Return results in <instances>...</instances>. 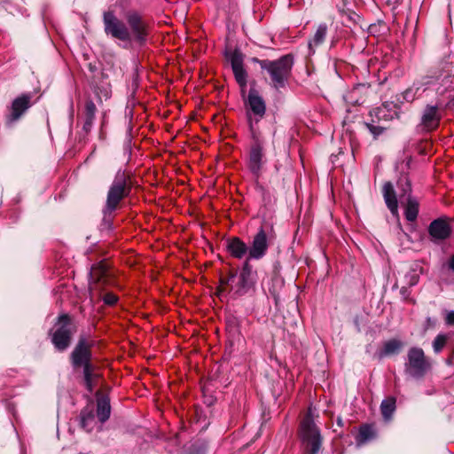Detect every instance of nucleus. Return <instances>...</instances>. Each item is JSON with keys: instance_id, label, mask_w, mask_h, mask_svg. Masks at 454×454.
<instances>
[{"instance_id": "nucleus-15", "label": "nucleus", "mask_w": 454, "mask_h": 454, "mask_svg": "<svg viewBox=\"0 0 454 454\" xmlns=\"http://www.w3.org/2000/svg\"><path fill=\"white\" fill-rule=\"evenodd\" d=\"M450 221V218L442 216L430 223L427 231L434 243L442 242L450 237L452 229Z\"/></svg>"}, {"instance_id": "nucleus-39", "label": "nucleus", "mask_w": 454, "mask_h": 454, "mask_svg": "<svg viewBox=\"0 0 454 454\" xmlns=\"http://www.w3.org/2000/svg\"><path fill=\"white\" fill-rule=\"evenodd\" d=\"M427 324H428V325H429V324H431V318H430V317H428V318L427 319Z\"/></svg>"}, {"instance_id": "nucleus-1", "label": "nucleus", "mask_w": 454, "mask_h": 454, "mask_svg": "<svg viewBox=\"0 0 454 454\" xmlns=\"http://www.w3.org/2000/svg\"><path fill=\"white\" fill-rule=\"evenodd\" d=\"M128 26L112 11L103 13L104 31L107 35L124 43L134 42L143 46L149 35V24L142 14L136 10L125 13Z\"/></svg>"}, {"instance_id": "nucleus-31", "label": "nucleus", "mask_w": 454, "mask_h": 454, "mask_svg": "<svg viewBox=\"0 0 454 454\" xmlns=\"http://www.w3.org/2000/svg\"><path fill=\"white\" fill-rule=\"evenodd\" d=\"M448 339H449V337L447 334H443V333L438 334L434 338L433 344H432L434 352L436 354L440 353L442 350V348H444V346L446 345Z\"/></svg>"}, {"instance_id": "nucleus-21", "label": "nucleus", "mask_w": 454, "mask_h": 454, "mask_svg": "<svg viewBox=\"0 0 454 454\" xmlns=\"http://www.w3.org/2000/svg\"><path fill=\"white\" fill-rule=\"evenodd\" d=\"M111 405L110 400L106 395L97 393V417L100 423H105L110 417Z\"/></svg>"}, {"instance_id": "nucleus-7", "label": "nucleus", "mask_w": 454, "mask_h": 454, "mask_svg": "<svg viewBox=\"0 0 454 454\" xmlns=\"http://www.w3.org/2000/svg\"><path fill=\"white\" fill-rule=\"evenodd\" d=\"M299 433L307 454H317L322 445V436L312 419L310 410L301 421Z\"/></svg>"}, {"instance_id": "nucleus-23", "label": "nucleus", "mask_w": 454, "mask_h": 454, "mask_svg": "<svg viewBox=\"0 0 454 454\" xmlns=\"http://www.w3.org/2000/svg\"><path fill=\"white\" fill-rule=\"evenodd\" d=\"M97 112L96 105L91 99H88L85 102L84 110L82 114L83 124L82 130L88 134L93 126L95 115Z\"/></svg>"}, {"instance_id": "nucleus-5", "label": "nucleus", "mask_w": 454, "mask_h": 454, "mask_svg": "<svg viewBox=\"0 0 454 454\" xmlns=\"http://www.w3.org/2000/svg\"><path fill=\"white\" fill-rule=\"evenodd\" d=\"M250 120L251 144L248 151L247 168L258 178L266 162L265 139L257 128L254 127L253 120Z\"/></svg>"}, {"instance_id": "nucleus-28", "label": "nucleus", "mask_w": 454, "mask_h": 454, "mask_svg": "<svg viewBox=\"0 0 454 454\" xmlns=\"http://www.w3.org/2000/svg\"><path fill=\"white\" fill-rule=\"evenodd\" d=\"M94 93L101 103L103 100H106L111 97V86L109 83L98 84L95 87Z\"/></svg>"}, {"instance_id": "nucleus-33", "label": "nucleus", "mask_w": 454, "mask_h": 454, "mask_svg": "<svg viewBox=\"0 0 454 454\" xmlns=\"http://www.w3.org/2000/svg\"><path fill=\"white\" fill-rule=\"evenodd\" d=\"M418 88L417 87H414L413 85H411L410 88H408L403 93V99L407 102H412L414 101L416 98H419L420 95L419 93L418 92Z\"/></svg>"}, {"instance_id": "nucleus-18", "label": "nucleus", "mask_w": 454, "mask_h": 454, "mask_svg": "<svg viewBox=\"0 0 454 454\" xmlns=\"http://www.w3.org/2000/svg\"><path fill=\"white\" fill-rule=\"evenodd\" d=\"M382 195L385 200V203L391 212V214L396 218L399 217L398 212V200L396 198L395 191L394 189V185L391 182H386L382 187Z\"/></svg>"}, {"instance_id": "nucleus-11", "label": "nucleus", "mask_w": 454, "mask_h": 454, "mask_svg": "<svg viewBox=\"0 0 454 454\" xmlns=\"http://www.w3.org/2000/svg\"><path fill=\"white\" fill-rule=\"evenodd\" d=\"M249 112H247L248 122L254 121V127L263 118L266 112V105L263 98L255 89H250L246 101Z\"/></svg>"}, {"instance_id": "nucleus-14", "label": "nucleus", "mask_w": 454, "mask_h": 454, "mask_svg": "<svg viewBox=\"0 0 454 454\" xmlns=\"http://www.w3.org/2000/svg\"><path fill=\"white\" fill-rule=\"evenodd\" d=\"M92 341H89L85 338H81L71 354L72 364L74 368L91 365V351Z\"/></svg>"}, {"instance_id": "nucleus-37", "label": "nucleus", "mask_w": 454, "mask_h": 454, "mask_svg": "<svg viewBox=\"0 0 454 454\" xmlns=\"http://www.w3.org/2000/svg\"><path fill=\"white\" fill-rule=\"evenodd\" d=\"M450 268L454 270V254L451 256L450 260Z\"/></svg>"}, {"instance_id": "nucleus-2", "label": "nucleus", "mask_w": 454, "mask_h": 454, "mask_svg": "<svg viewBox=\"0 0 454 454\" xmlns=\"http://www.w3.org/2000/svg\"><path fill=\"white\" fill-rule=\"evenodd\" d=\"M131 188L129 175L126 171L119 169L107 192L106 205L103 209L105 218L110 216L118 208L121 201L129 195Z\"/></svg>"}, {"instance_id": "nucleus-4", "label": "nucleus", "mask_w": 454, "mask_h": 454, "mask_svg": "<svg viewBox=\"0 0 454 454\" xmlns=\"http://www.w3.org/2000/svg\"><path fill=\"white\" fill-rule=\"evenodd\" d=\"M254 61L259 63L262 70L268 72L274 88L285 87L294 65V59L291 55L282 56L276 60L254 59Z\"/></svg>"}, {"instance_id": "nucleus-10", "label": "nucleus", "mask_w": 454, "mask_h": 454, "mask_svg": "<svg viewBox=\"0 0 454 454\" xmlns=\"http://www.w3.org/2000/svg\"><path fill=\"white\" fill-rule=\"evenodd\" d=\"M51 334V341L58 350L63 351L69 347L73 331L71 320L67 315H60L58 317V322Z\"/></svg>"}, {"instance_id": "nucleus-8", "label": "nucleus", "mask_w": 454, "mask_h": 454, "mask_svg": "<svg viewBox=\"0 0 454 454\" xmlns=\"http://www.w3.org/2000/svg\"><path fill=\"white\" fill-rule=\"evenodd\" d=\"M276 233L271 224H264L260 227L257 233L254 236L250 247H248V255L245 261L261 260L263 258L270 243L275 239Z\"/></svg>"}, {"instance_id": "nucleus-35", "label": "nucleus", "mask_w": 454, "mask_h": 454, "mask_svg": "<svg viewBox=\"0 0 454 454\" xmlns=\"http://www.w3.org/2000/svg\"><path fill=\"white\" fill-rule=\"evenodd\" d=\"M445 322L448 325L454 326V310H450L446 313Z\"/></svg>"}, {"instance_id": "nucleus-19", "label": "nucleus", "mask_w": 454, "mask_h": 454, "mask_svg": "<svg viewBox=\"0 0 454 454\" xmlns=\"http://www.w3.org/2000/svg\"><path fill=\"white\" fill-rule=\"evenodd\" d=\"M395 106L393 103H384L380 106L372 109L370 115L378 121H390L397 117V113L395 110Z\"/></svg>"}, {"instance_id": "nucleus-22", "label": "nucleus", "mask_w": 454, "mask_h": 454, "mask_svg": "<svg viewBox=\"0 0 454 454\" xmlns=\"http://www.w3.org/2000/svg\"><path fill=\"white\" fill-rule=\"evenodd\" d=\"M100 379L99 372L96 370L95 365H87L83 368V383L86 389L92 393L98 386Z\"/></svg>"}, {"instance_id": "nucleus-12", "label": "nucleus", "mask_w": 454, "mask_h": 454, "mask_svg": "<svg viewBox=\"0 0 454 454\" xmlns=\"http://www.w3.org/2000/svg\"><path fill=\"white\" fill-rule=\"evenodd\" d=\"M442 118V109L439 106L427 105L420 116L419 128L424 132H432L438 129Z\"/></svg>"}, {"instance_id": "nucleus-32", "label": "nucleus", "mask_w": 454, "mask_h": 454, "mask_svg": "<svg viewBox=\"0 0 454 454\" xmlns=\"http://www.w3.org/2000/svg\"><path fill=\"white\" fill-rule=\"evenodd\" d=\"M374 432L372 427L364 425L359 431L360 442H365L373 437Z\"/></svg>"}, {"instance_id": "nucleus-3", "label": "nucleus", "mask_w": 454, "mask_h": 454, "mask_svg": "<svg viewBox=\"0 0 454 454\" xmlns=\"http://www.w3.org/2000/svg\"><path fill=\"white\" fill-rule=\"evenodd\" d=\"M109 283L110 278L106 266L102 263L93 265L90 269L89 282L90 300H102L106 305H114L118 297L113 293L104 294Z\"/></svg>"}, {"instance_id": "nucleus-17", "label": "nucleus", "mask_w": 454, "mask_h": 454, "mask_svg": "<svg viewBox=\"0 0 454 454\" xmlns=\"http://www.w3.org/2000/svg\"><path fill=\"white\" fill-rule=\"evenodd\" d=\"M226 250L235 259H243L248 255V247L246 242L238 237L226 240Z\"/></svg>"}, {"instance_id": "nucleus-24", "label": "nucleus", "mask_w": 454, "mask_h": 454, "mask_svg": "<svg viewBox=\"0 0 454 454\" xmlns=\"http://www.w3.org/2000/svg\"><path fill=\"white\" fill-rule=\"evenodd\" d=\"M327 30L328 27L325 23H321L318 25L314 35L309 41V49L310 52L314 53L315 49L325 42L327 35Z\"/></svg>"}, {"instance_id": "nucleus-27", "label": "nucleus", "mask_w": 454, "mask_h": 454, "mask_svg": "<svg viewBox=\"0 0 454 454\" xmlns=\"http://www.w3.org/2000/svg\"><path fill=\"white\" fill-rule=\"evenodd\" d=\"M396 400L395 397L390 396L382 401L380 404L381 414L385 419H389L394 411H395Z\"/></svg>"}, {"instance_id": "nucleus-25", "label": "nucleus", "mask_w": 454, "mask_h": 454, "mask_svg": "<svg viewBox=\"0 0 454 454\" xmlns=\"http://www.w3.org/2000/svg\"><path fill=\"white\" fill-rule=\"evenodd\" d=\"M403 344L401 340L391 339L383 343L382 348L378 352L380 359L391 355L397 354L403 348Z\"/></svg>"}, {"instance_id": "nucleus-6", "label": "nucleus", "mask_w": 454, "mask_h": 454, "mask_svg": "<svg viewBox=\"0 0 454 454\" xmlns=\"http://www.w3.org/2000/svg\"><path fill=\"white\" fill-rule=\"evenodd\" d=\"M257 281V271L254 270L251 262L244 261L239 274L231 273L222 284L231 286V291L237 296H242L254 288Z\"/></svg>"}, {"instance_id": "nucleus-40", "label": "nucleus", "mask_w": 454, "mask_h": 454, "mask_svg": "<svg viewBox=\"0 0 454 454\" xmlns=\"http://www.w3.org/2000/svg\"><path fill=\"white\" fill-rule=\"evenodd\" d=\"M354 103H355V104H359L358 99H356V100L354 101Z\"/></svg>"}, {"instance_id": "nucleus-9", "label": "nucleus", "mask_w": 454, "mask_h": 454, "mask_svg": "<svg viewBox=\"0 0 454 454\" xmlns=\"http://www.w3.org/2000/svg\"><path fill=\"white\" fill-rule=\"evenodd\" d=\"M431 364L427 359L422 348L413 347L409 349L407 362L405 363V372L414 379L423 378Z\"/></svg>"}, {"instance_id": "nucleus-30", "label": "nucleus", "mask_w": 454, "mask_h": 454, "mask_svg": "<svg viewBox=\"0 0 454 454\" xmlns=\"http://www.w3.org/2000/svg\"><path fill=\"white\" fill-rule=\"evenodd\" d=\"M399 188L401 190L400 200H403L409 195H411V184L407 177L400 179Z\"/></svg>"}, {"instance_id": "nucleus-38", "label": "nucleus", "mask_w": 454, "mask_h": 454, "mask_svg": "<svg viewBox=\"0 0 454 454\" xmlns=\"http://www.w3.org/2000/svg\"><path fill=\"white\" fill-rule=\"evenodd\" d=\"M418 283V278L417 277H413L411 281V285H416Z\"/></svg>"}, {"instance_id": "nucleus-34", "label": "nucleus", "mask_w": 454, "mask_h": 454, "mask_svg": "<svg viewBox=\"0 0 454 454\" xmlns=\"http://www.w3.org/2000/svg\"><path fill=\"white\" fill-rule=\"evenodd\" d=\"M369 131L376 137L383 133L385 130V128L379 125H374L372 123H366L365 124Z\"/></svg>"}, {"instance_id": "nucleus-16", "label": "nucleus", "mask_w": 454, "mask_h": 454, "mask_svg": "<svg viewBox=\"0 0 454 454\" xmlns=\"http://www.w3.org/2000/svg\"><path fill=\"white\" fill-rule=\"evenodd\" d=\"M31 96L29 94H23L16 98L11 106L10 113L5 116L6 126L12 127L22 114L30 107Z\"/></svg>"}, {"instance_id": "nucleus-26", "label": "nucleus", "mask_w": 454, "mask_h": 454, "mask_svg": "<svg viewBox=\"0 0 454 454\" xmlns=\"http://www.w3.org/2000/svg\"><path fill=\"white\" fill-rule=\"evenodd\" d=\"M81 426L87 432H91L97 426V420L92 409H83L81 411Z\"/></svg>"}, {"instance_id": "nucleus-13", "label": "nucleus", "mask_w": 454, "mask_h": 454, "mask_svg": "<svg viewBox=\"0 0 454 454\" xmlns=\"http://www.w3.org/2000/svg\"><path fill=\"white\" fill-rule=\"evenodd\" d=\"M226 58L231 63L235 80L244 95L247 84V73L243 66L244 56L239 50H235L226 52Z\"/></svg>"}, {"instance_id": "nucleus-36", "label": "nucleus", "mask_w": 454, "mask_h": 454, "mask_svg": "<svg viewBox=\"0 0 454 454\" xmlns=\"http://www.w3.org/2000/svg\"><path fill=\"white\" fill-rule=\"evenodd\" d=\"M361 87H362V86H360V85H359V86H357V87L354 88V89H353V90H351V91H350V92L346 96V99H347V100H350V101H352V100H353L354 96H356V95L357 94V92L359 91V90H360V88H361Z\"/></svg>"}, {"instance_id": "nucleus-29", "label": "nucleus", "mask_w": 454, "mask_h": 454, "mask_svg": "<svg viewBox=\"0 0 454 454\" xmlns=\"http://www.w3.org/2000/svg\"><path fill=\"white\" fill-rule=\"evenodd\" d=\"M435 78L433 76H424L419 80L413 82V86L417 87L418 92L421 96L431 85L435 82Z\"/></svg>"}, {"instance_id": "nucleus-20", "label": "nucleus", "mask_w": 454, "mask_h": 454, "mask_svg": "<svg viewBox=\"0 0 454 454\" xmlns=\"http://www.w3.org/2000/svg\"><path fill=\"white\" fill-rule=\"evenodd\" d=\"M404 209V216L408 222H415L419 212V202L412 195H409L405 200H400Z\"/></svg>"}]
</instances>
